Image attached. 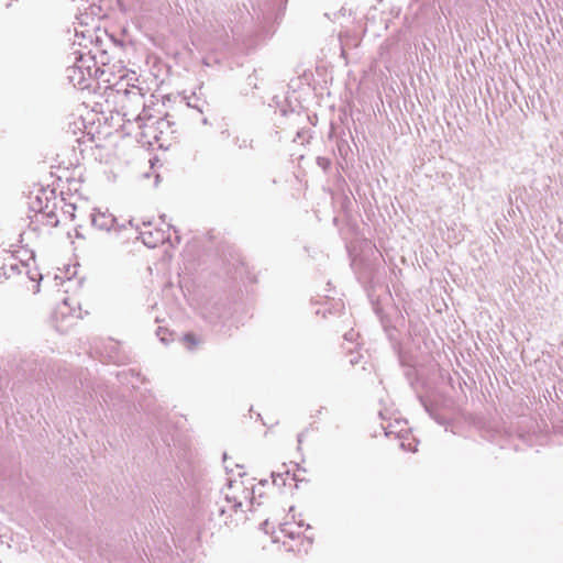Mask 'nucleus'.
<instances>
[{
	"label": "nucleus",
	"instance_id": "nucleus-1",
	"mask_svg": "<svg viewBox=\"0 0 563 563\" xmlns=\"http://www.w3.org/2000/svg\"><path fill=\"white\" fill-rule=\"evenodd\" d=\"M274 542L282 543L288 551L307 552L314 540L310 525L297 520L295 515L288 514L278 529L273 533Z\"/></svg>",
	"mask_w": 563,
	"mask_h": 563
},
{
	"label": "nucleus",
	"instance_id": "nucleus-2",
	"mask_svg": "<svg viewBox=\"0 0 563 563\" xmlns=\"http://www.w3.org/2000/svg\"><path fill=\"white\" fill-rule=\"evenodd\" d=\"M27 206L36 216H41L43 218L47 217L51 220L49 223L52 225L56 227L58 224L57 217L49 207L48 195L44 189L37 188L31 191L27 197Z\"/></svg>",
	"mask_w": 563,
	"mask_h": 563
},
{
	"label": "nucleus",
	"instance_id": "nucleus-3",
	"mask_svg": "<svg viewBox=\"0 0 563 563\" xmlns=\"http://www.w3.org/2000/svg\"><path fill=\"white\" fill-rule=\"evenodd\" d=\"M328 410L327 408L322 407V406H314L310 409V419L312 420V423H317L318 421L321 420V417L323 416V413H327Z\"/></svg>",
	"mask_w": 563,
	"mask_h": 563
},
{
	"label": "nucleus",
	"instance_id": "nucleus-4",
	"mask_svg": "<svg viewBox=\"0 0 563 563\" xmlns=\"http://www.w3.org/2000/svg\"><path fill=\"white\" fill-rule=\"evenodd\" d=\"M183 341H184L185 345H186L189 350H191V349L196 347V346H197V344L199 343L198 339H197V338H196V335H195V334H192V333H187V334H185V335H184V338H183Z\"/></svg>",
	"mask_w": 563,
	"mask_h": 563
},
{
	"label": "nucleus",
	"instance_id": "nucleus-5",
	"mask_svg": "<svg viewBox=\"0 0 563 563\" xmlns=\"http://www.w3.org/2000/svg\"><path fill=\"white\" fill-rule=\"evenodd\" d=\"M142 234H143V239H144L145 244H148V245H151V246H155V245H156V243L151 244V242L146 241V239H145V234H146V233H145V232H144V233H142Z\"/></svg>",
	"mask_w": 563,
	"mask_h": 563
}]
</instances>
